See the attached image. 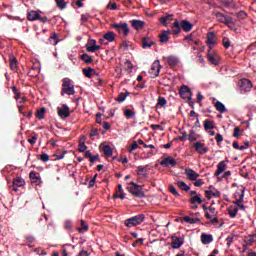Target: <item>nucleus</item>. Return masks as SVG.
<instances>
[{"label":"nucleus","mask_w":256,"mask_h":256,"mask_svg":"<svg viewBox=\"0 0 256 256\" xmlns=\"http://www.w3.org/2000/svg\"><path fill=\"white\" fill-rule=\"evenodd\" d=\"M173 27H174V29L172 30V33L174 35H179V33H181V29H183V31H185V33H189V31H191V29H193V24H191V22H189L187 20H182L180 23L178 20H175Z\"/></svg>","instance_id":"1"},{"label":"nucleus","mask_w":256,"mask_h":256,"mask_svg":"<svg viewBox=\"0 0 256 256\" xmlns=\"http://www.w3.org/2000/svg\"><path fill=\"white\" fill-rule=\"evenodd\" d=\"M129 193L134 197H138L139 199L145 197V192H143V186L136 184L135 182H130L127 187Z\"/></svg>","instance_id":"2"},{"label":"nucleus","mask_w":256,"mask_h":256,"mask_svg":"<svg viewBox=\"0 0 256 256\" xmlns=\"http://www.w3.org/2000/svg\"><path fill=\"white\" fill-rule=\"evenodd\" d=\"M61 95H75V86L71 83V79L64 78L62 80V92Z\"/></svg>","instance_id":"3"},{"label":"nucleus","mask_w":256,"mask_h":256,"mask_svg":"<svg viewBox=\"0 0 256 256\" xmlns=\"http://www.w3.org/2000/svg\"><path fill=\"white\" fill-rule=\"evenodd\" d=\"M203 209L206 210L205 217L206 219H209L210 223H219V218H217L219 212L215 207L210 206L207 208L204 206Z\"/></svg>","instance_id":"4"},{"label":"nucleus","mask_w":256,"mask_h":256,"mask_svg":"<svg viewBox=\"0 0 256 256\" xmlns=\"http://www.w3.org/2000/svg\"><path fill=\"white\" fill-rule=\"evenodd\" d=\"M144 221L145 215L139 214L132 218L126 219L124 225H126V227H137V225H141V223H143Z\"/></svg>","instance_id":"5"},{"label":"nucleus","mask_w":256,"mask_h":256,"mask_svg":"<svg viewBox=\"0 0 256 256\" xmlns=\"http://www.w3.org/2000/svg\"><path fill=\"white\" fill-rule=\"evenodd\" d=\"M212 15H214V17H216V20L219 23H224V25H228V27H232L233 18H231L221 12H217V11L212 12Z\"/></svg>","instance_id":"6"},{"label":"nucleus","mask_w":256,"mask_h":256,"mask_svg":"<svg viewBox=\"0 0 256 256\" xmlns=\"http://www.w3.org/2000/svg\"><path fill=\"white\" fill-rule=\"evenodd\" d=\"M192 146L198 155H206V153H209V147H207V145L201 141H197Z\"/></svg>","instance_id":"7"},{"label":"nucleus","mask_w":256,"mask_h":256,"mask_svg":"<svg viewBox=\"0 0 256 256\" xmlns=\"http://www.w3.org/2000/svg\"><path fill=\"white\" fill-rule=\"evenodd\" d=\"M113 29H116L118 33H124L125 37L129 35V24L127 23H119V24H111Z\"/></svg>","instance_id":"8"},{"label":"nucleus","mask_w":256,"mask_h":256,"mask_svg":"<svg viewBox=\"0 0 256 256\" xmlns=\"http://www.w3.org/2000/svg\"><path fill=\"white\" fill-rule=\"evenodd\" d=\"M241 91H244V93H249V91H251V89H253V83H251V80L249 79H242L239 81L238 83Z\"/></svg>","instance_id":"9"},{"label":"nucleus","mask_w":256,"mask_h":256,"mask_svg":"<svg viewBox=\"0 0 256 256\" xmlns=\"http://www.w3.org/2000/svg\"><path fill=\"white\" fill-rule=\"evenodd\" d=\"M171 247L172 249H181L183 246V243H185V239L183 237H177L176 235H172L171 237Z\"/></svg>","instance_id":"10"},{"label":"nucleus","mask_w":256,"mask_h":256,"mask_svg":"<svg viewBox=\"0 0 256 256\" xmlns=\"http://www.w3.org/2000/svg\"><path fill=\"white\" fill-rule=\"evenodd\" d=\"M149 73L153 77H159V73H161V62L159 60H155L152 63Z\"/></svg>","instance_id":"11"},{"label":"nucleus","mask_w":256,"mask_h":256,"mask_svg":"<svg viewBox=\"0 0 256 256\" xmlns=\"http://www.w3.org/2000/svg\"><path fill=\"white\" fill-rule=\"evenodd\" d=\"M58 115L61 117V119H67V117L71 115L69 106L63 104L61 107H58Z\"/></svg>","instance_id":"12"},{"label":"nucleus","mask_w":256,"mask_h":256,"mask_svg":"<svg viewBox=\"0 0 256 256\" xmlns=\"http://www.w3.org/2000/svg\"><path fill=\"white\" fill-rule=\"evenodd\" d=\"M180 97L182 99H186L187 101H191L192 93L191 89H189V86H182L180 88Z\"/></svg>","instance_id":"13"},{"label":"nucleus","mask_w":256,"mask_h":256,"mask_svg":"<svg viewBox=\"0 0 256 256\" xmlns=\"http://www.w3.org/2000/svg\"><path fill=\"white\" fill-rule=\"evenodd\" d=\"M99 49H101V46L97 45L96 40H89L86 44V51L89 53H95V51H99Z\"/></svg>","instance_id":"14"},{"label":"nucleus","mask_w":256,"mask_h":256,"mask_svg":"<svg viewBox=\"0 0 256 256\" xmlns=\"http://www.w3.org/2000/svg\"><path fill=\"white\" fill-rule=\"evenodd\" d=\"M19 187H25V179L16 177L12 182V190L17 193V191H19Z\"/></svg>","instance_id":"15"},{"label":"nucleus","mask_w":256,"mask_h":256,"mask_svg":"<svg viewBox=\"0 0 256 256\" xmlns=\"http://www.w3.org/2000/svg\"><path fill=\"white\" fill-rule=\"evenodd\" d=\"M206 44L209 47V49H213V47L217 45V38L215 37V32H209L207 34Z\"/></svg>","instance_id":"16"},{"label":"nucleus","mask_w":256,"mask_h":256,"mask_svg":"<svg viewBox=\"0 0 256 256\" xmlns=\"http://www.w3.org/2000/svg\"><path fill=\"white\" fill-rule=\"evenodd\" d=\"M160 165L162 167H175V165H177V160H175V158L169 156L164 158L161 162Z\"/></svg>","instance_id":"17"},{"label":"nucleus","mask_w":256,"mask_h":256,"mask_svg":"<svg viewBox=\"0 0 256 256\" xmlns=\"http://www.w3.org/2000/svg\"><path fill=\"white\" fill-rule=\"evenodd\" d=\"M185 175L190 181H197V179H199V173L195 172V170L191 168H187L185 170Z\"/></svg>","instance_id":"18"},{"label":"nucleus","mask_w":256,"mask_h":256,"mask_svg":"<svg viewBox=\"0 0 256 256\" xmlns=\"http://www.w3.org/2000/svg\"><path fill=\"white\" fill-rule=\"evenodd\" d=\"M173 31L164 30L159 34L160 43H167L169 41V35H171Z\"/></svg>","instance_id":"19"},{"label":"nucleus","mask_w":256,"mask_h":256,"mask_svg":"<svg viewBox=\"0 0 256 256\" xmlns=\"http://www.w3.org/2000/svg\"><path fill=\"white\" fill-rule=\"evenodd\" d=\"M29 177L34 185H41V176L37 172L31 171Z\"/></svg>","instance_id":"20"},{"label":"nucleus","mask_w":256,"mask_h":256,"mask_svg":"<svg viewBox=\"0 0 256 256\" xmlns=\"http://www.w3.org/2000/svg\"><path fill=\"white\" fill-rule=\"evenodd\" d=\"M245 197V189L240 190V192H236L235 194V205H237V207L243 203V199Z\"/></svg>","instance_id":"21"},{"label":"nucleus","mask_w":256,"mask_h":256,"mask_svg":"<svg viewBox=\"0 0 256 256\" xmlns=\"http://www.w3.org/2000/svg\"><path fill=\"white\" fill-rule=\"evenodd\" d=\"M209 189L210 190L205 191L207 199H211L212 197H221V192H219V190H211L213 189V186H210Z\"/></svg>","instance_id":"22"},{"label":"nucleus","mask_w":256,"mask_h":256,"mask_svg":"<svg viewBox=\"0 0 256 256\" xmlns=\"http://www.w3.org/2000/svg\"><path fill=\"white\" fill-rule=\"evenodd\" d=\"M225 169H227V164L225 163V161L219 162L217 165V170L214 173L215 177H219V175H221V173H223Z\"/></svg>","instance_id":"23"},{"label":"nucleus","mask_w":256,"mask_h":256,"mask_svg":"<svg viewBox=\"0 0 256 256\" xmlns=\"http://www.w3.org/2000/svg\"><path fill=\"white\" fill-rule=\"evenodd\" d=\"M131 25L133 29H136V31H139L145 27V22L141 20H132Z\"/></svg>","instance_id":"24"},{"label":"nucleus","mask_w":256,"mask_h":256,"mask_svg":"<svg viewBox=\"0 0 256 256\" xmlns=\"http://www.w3.org/2000/svg\"><path fill=\"white\" fill-rule=\"evenodd\" d=\"M201 241H202L203 245H209V243H211L213 241V235L202 233Z\"/></svg>","instance_id":"25"},{"label":"nucleus","mask_w":256,"mask_h":256,"mask_svg":"<svg viewBox=\"0 0 256 256\" xmlns=\"http://www.w3.org/2000/svg\"><path fill=\"white\" fill-rule=\"evenodd\" d=\"M78 151L80 153H85L87 151V145H85V136H81L78 144Z\"/></svg>","instance_id":"26"},{"label":"nucleus","mask_w":256,"mask_h":256,"mask_svg":"<svg viewBox=\"0 0 256 256\" xmlns=\"http://www.w3.org/2000/svg\"><path fill=\"white\" fill-rule=\"evenodd\" d=\"M137 175H140L142 177H147V172L149 171V165L146 166H138L137 167Z\"/></svg>","instance_id":"27"},{"label":"nucleus","mask_w":256,"mask_h":256,"mask_svg":"<svg viewBox=\"0 0 256 256\" xmlns=\"http://www.w3.org/2000/svg\"><path fill=\"white\" fill-rule=\"evenodd\" d=\"M189 203H191V205H196V203L198 205H201V203H203V199L201 198V194H197L195 196H192L189 200Z\"/></svg>","instance_id":"28"},{"label":"nucleus","mask_w":256,"mask_h":256,"mask_svg":"<svg viewBox=\"0 0 256 256\" xmlns=\"http://www.w3.org/2000/svg\"><path fill=\"white\" fill-rule=\"evenodd\" d=\"M155 45V42L149 38H143L142 39V48L143 49H149L150 47H153Z\"/></svg>","instance_id":"29"},{"label":"nucleus","mask_w":256,"mask_h":256,"mask_svg":"<svg viewBox=\"0 0 256 256\" xmlns=\"http://www.w3.org/2000/svg\"><path fill=\"white\" fill-rule=\"evenodd\" d=\"M115 199H125V192H123V186L118 185V191L114 194Z\"/></svg>","instance_id":"30"},{"label":"nucleus","mask_w":256,"mask_h":256,"mask_svg":"<svg viewBox=\"0 0 256 256\" xmlns=\"http://www.w3.org/2000/svg\"><path fill=\"white\" fill-rule=\"evenodd\" d=\"M102 151L105 155V157H113V148L109 145H105L102 147Z\"/></svg>","instance_id":"31"},{"label":"nucleus","mask_w":256,"mask_h":256,"mask_svg":"<svg viewBox=\"0 0 256 256\" xmlns=\"http://www.w3.org/2000/svg\"><path fill=\"white\" fill-rule=\"evenodd\" d=\"M167 62H168V65H170V67H176V65L179 64V59H177V57L175 56H168Z\"/></svg>","instance_id":"32"},{"label":"nucleus","mask_w":256,"mask_h":256,"mask_svg":"<svg viewBox=\"0 0 256 256\" xmlns=\"http://www.w3.org/2000/svg\"><path fill=\"white\" fill-rule=\"evenodd\" d=\"M239 212V208L235 207V206H230L228 208V215L232 218L235 219V217H237V213Z\"/></svg>","instance_id":"33"},{"label":"nucleus","mask_w":256,"mask_h":256,"mask_svg":"<svg viewBox=\"0 0 256 256\" xmlns=\"http://www.w3.org/2000/svg\"><path fill=\"white\" fill-rule=\"evenodd\" d=\"M39 20V14L37 11L32 10L28 12V21H38Z\"/></svg>","instance_id":"34"},{"label":"nucleus","mask_w":256,"mask_h":256,"mask_svg":"<svg viewBox=\"0 0 256 256\" xmlns=\"http://www.w3.org/2000/svg\"><path fill=\"white\" fill-rule=\"evenodd\" d=\"M208 61L212 63V65H219V56L208 53Z\"/></svg>","instance_id":"35"},{"label":"nucleus","mask_w":256,"mask_h":256,"mask_svg":"<svg viewBox=\"0 0 256 256\" xmlns=\"http://www.w3.org/2000/svg\"><path fill=\"white\" fill-rule=\"evenodd\" d=\"M103 37L106 41L113 43V41H115V32L109 31V32L105 33Z\"/></svg>","instance_id":"36"},{"label":"nucleus","mask_w":256,"mask_h":256,"mask_svg":"<svg viewBox=\"0 0 256 256\" xmlns=\"http://www.w3.org/2000/svg\"><path fill=\"white\" fill-rule=\"evenodd\" d=\"M215 108L216 111H219V113H225L227 111V108H225V104L220 101H217L215 103Z\"/></svg>","instance_id":"37"},{"label":"nucleus","mask_w":256,"mask_h":256,"mask_svg":"<svg viewBox=\"0 0 256 256\" xmlns=\"http://www.w3.org/2000/svg\"><path fill=\"white\" fill-rule=\"evenodd\" d=\"M10 69L12 71H17L18 69L17 58H15V56L10 57Z\"/></svg>","instance_id":"38"},{"label":"nucleus","mask_w":256,"mask_h":256,"mask_svg":"<svg viewBox=\"0 0 256 256\" xmlns=\"http://www.w3.org/2000/svg\"><path fill=\"white\" fill-rule=\"evenodd\" d=\"M204 129L205 131H209V129H215V124L211 120L204 121Z\"/></svg>","instance_id":"39"},{"label":"nucleus","mask_w":256,"mask_h":256,"mask_svg":"<svg viewBox=\"0 0 256 256\" xmlns=\"http://www.w3.org/2000/svg\"><path fill=\"white\" fill-rule=\"evenodd\" d=\"M183 221H185V223H189L190 225H195V223H199V219L198 218H191L189 216H185L183 218Z\"/></svg>","instance_id":"40"},{"label":"nucleus","mask_w":256,"mask_h":256,"mask_svg":"<svg viewBox=\"0 0 256 256\" xmlns=\"http://www.w3.org/2000/svg\"><path fill=\"white\" fill-rule=\"evenodd\" d=\"M59 36L57 35V33H53L50 37H49V41H50V45H57V43H59L58 40Z\"/></svg>","instance_id":"41"},{"label":"nucleus","mask_w":256,"mask_h":256,"mask_svg":"<svg viewBox=\"0 0 256 256\" xmlns=\"http://www.w3.org/2000/svg\"><path fill=\"white\" fill-rule=\"evenodd\" d=\"M83 73L85 75V77H88V79H91L93 77V68L88 67V68H84L83 69Z\"/></svg>","instance_id":"42"},{"label":"nucleus","mask_w":256,"mask_h":256,"mask_svg":"<svg viewBox=\"0 0 256 256\" xmlns=\"http://www.w3.org/2000/svg\"><path fill=\"white\" fill-rule=\"evenodd\" d=\"M82 228H78L79 233H85V231H89V225L85 224V220L80 221Z\"/></svg>","instance_id":"43"},{"label":"nucleus","mask_w":256,"mask_h":256,"mask_svg":"<svg viewBox=\"0 0 256 256\" xmlns=\"http://www.w3.org/2000/svg\"><path fill=\"white\" fill-rule=\"evenodd\" d=\"M177 185L180 189H182V191H189L190 189L187 183H185L184 181H178Z\"/></svg>","instance_id":"44"},{"label":"nucleus","mask_w":256,"mask_h":256,"mask_svg":"<svg viewBox=\"0 0 256 256\" xmlns=\"http://www.w3.org/2000/svg\"><path fill=\"white\" fill-rule=\"evenodd\" d=\"M167 105V99L165 97H158L157 107H165Z\"/></svg>","instance_id":"45"},{"label":"nucleus","mask_w":256,"mask_h":256,"mask_svg":"<svg viewBox=\"0 0 256 256\" xmlns=\"http://www.w3.org/2000/svg\"><path fill=\"white\" fill-rule=\"evenodd\" d=\"M81 59L84 63H93V58L89 54H82Z\"/></svg>","instance_id":"46"},{"label":"nucleus","mask_w":256,"mask_h":256,"mask_svg":"<svg viewBox=\"0 0 256 256\" xmlns=\"http://www.w3.org/2000/svg\"><path fill=\"white\" fill-rule=\"evenodd\" d=\"M26 101H27V98L22 97L18 103V109H19L20 113H22V115H25V112H23V103H25Z\"/></svg>","instance_id":"47"},{"label":"nucleus","mask_w":256,"mask_h":256,"mask_svg":"<svg viewBox=\"0 0 256 256\" xmlns=\"http://www.w3.org/2000/svg\"><path fill=\"white\" fill-rule=\"evenodd\" d=\"M37 119H45V108H41L36 112Z\"/></svg>","instance_id":"48"},{"label":"nucleus","mask_w":256,"mask_h":256,"mask_svg":"<svg viewBox=\"0 0 256 256\" xmlns=\"http://www.w3.org/2000/svg\"><path fill=\"white\" fill-rule=\"evenodd\" d=\"M124 115L127 119H131V117H135V112L131 109H126Z\"/></svg>","instance_id":"49"},{"label":"nucleus","mask_w":256,"mask_h":256,"mask_svg":"<svg viewBox=\"0 0 256 256\" xmlns=\"http://www.w3.org/2000/svg\"><path fill=\"white\" fill-rule=\"evenodd\" d=\"M125 70L128 71V73H131L133 71V64L131 63V61H125Z\"/></svg>","instance_id":"50"},{"label":"nucleus","mask_w":256,"mask_h":256,"mask_svg":"<svg viewBox=\"0 0 256 256\" xmlns=\"http://www.w3.org/2000/svg\"><path fill=\"white\" fill-rule=\"evenodd\" d=\"M128 95H129L128 92H127V93H120V94L118 95L117 101H118L119 103H123V101H125V99H127Z\"/></svg>","instance_id":"51"},{"label":"nucleus","mask_w":256,"mask_h":256,"mask_svg":"<svg viewBox=\"0 0 256 256\" xmlns=\"http://www.w3.org/2000/svg\"><path fill=\"white\" fill-rule=\"evenodd\" d=\"M245 243L248 247H251V245H253V243H255V238L253 236H248L245 239Z\"/></svg>","instance_id":"52"},{"label":"nucleus","mask_w":256,"mask_h":256,"mask_svg":"<svg viewBox=\"0 0 256 256\" xmlns=\"http://www.w3.org/2000/svg\"><path fill=\"white\" fill-rule=\"evenodd\" d=\"M38 159L43 161V163H47V161H49V155H47V153H42L41 155H38Z\"/></svg>","instance_id":"53"},{"label":"nucleus","mask_w":256,"mask_h":256,"mask_svg":"<svg viewBox=\"0 0 256 256\" xmlns=\"http://www.w3.org/2000/svg\"><path fill=\"white\" fill-rule=\"evenodd\" d=\"M55 1H56V5H57V7H59V9H65V7H67L65 0H55Z\"/></svg>","instance_id":"54"},{"label":"nucleus","mask_w":256,"mask_h":256,"mask_svg":"<svg viewBox=\"0 0 256 256\" xmlns=\"http://www.w3.org/2000/svg\"><path fill=\"white\" fill-rule=\"evenodd\" d=\"M233 137H235L236 139H239V137H241V128L239 127L234 128Z\"/></svg>","instance_id":"55"},{"label":"nucleus","mask_w":256,"mask_h":256,"mask_svg":"<svg viewBox=\"0 0 256 256\" xmlns=\"http://www.w3.org/2000/svg\"><path fill=\"white\" fill-rule=\"evenodd\" d=\"M222 43L226 49H229L231 47V41H229V38H223Z\"/></svg>","instance_id":"56"},{"label":"nucleus","mask_w":256,"mask_h":256,"mask_svg":"<svg viewBox=\"0 0 256 256\" xmlns=\"http://www.w3.org/2000/svg\"><path fill=\"white\" fill-rule=\"evenodd\" d=\"M129 47H131V43L129 41H124L121 44V49H123V51H127V49H129Z\"/></svg>","instance_id":"57"},{"label":"nucleus","mask_w":256,"mask_h":256,"mask_svg":"<svg viewBox=\"0 0 256 256\" xmlns=\"http://www.w3.org/2000/svg\"><path fill=\"white\" fill-rule=\"evenodd\" d=\"M139 147V144H137V141H134L131 146L130 149H128L129 153H133V151H135V149H137Z\"/></svg>","instance_id":"58"},{"label":"nucleus","mask_w":256,"mask_h":256,"mask_svg":"<svg viewBox=\"0 0 256 256\" xmlns=\"http://www.w3.org/2000/svg\"><path fill=\"white\" fill-rule=\"evenodd\" d=\"M169 191L172 193V195L179 196V192H177V189L173 185H169Z\"/></svg>","instance_id":"59"},{"label":"nucleus","mask_w":256,"mask_h":256,"mask_svg":"<svg viewBox=\"0 0 256 256\" xmlns=\"http://www.w3.org/2000/svg\"><path fill=\"white\" fill-rule=\"evenodd\" d=\"M188 140L191 141V143H193V141H197V136H195V132H190L189 136H188Z\"/></svg>","instance_id":"60"},{"label":"nucleus","mask_w":256,"mask_h":256,"mask_svg":"<svg viewBox=\"0 0 256 256\" xmlns=\"http://www.w3.org/2000/svg\"><path fill=\"white\" fill-rule=\"evenodd\" d=\"M28 143H30V145H35V143H37V135H34L31 138H29Z\"/></svg>","instance_id":"61"},{"label":"nucleus","mask_w":256,"mask_h":256,"mask_svg":"<svg viewBox=\"0 0 256 256\" xmlns=\"http://www.w3.org/2000/svg\"><path fill=\"white\" fill-rule=\"evenodd\" d=\"M201 185H205L203 179H198L194 182V187H201Z\"/></svg>","instance_id":"62"},{"label":"nucleus","mask_w":256,"mask_h":256,"mask_svg":"<svg viewBox=\"0 0 256 256\" xmlns=\"http://www.w3.org/2000/svg\"><path fill=\"white\" fill-rule=\"evenodd\" d=\"M97 135H99V130H97V128L92 129L90 132V137H97Z\"/></svg>","instance_id":"63"},{"label":"nucleus","mask_w":256,"mask_h":256,"mask_svg":"<svg viewBox=\"0 0 256 256\" xmlns=\"http://www.w3.org/2000/svg\"><path fill=\"white\" fill-rule=\"evenodd\" d=\"M233 239H234L233 236H228V237L226 238V243H227V246H228V247H231V243H233Z\"/></svg>","instance_id":"64"}]
</instances>
